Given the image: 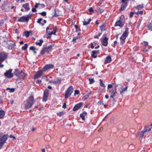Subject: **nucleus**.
Returning a JSON list of instances; mask_svg holds the SVG:
<instances>
[{
  "instance_id": "obj_1",
  "label": "nucleus",
  "mask_w": 152,
  "mask_h": 152,
  "mask_svg": "<svg viewBox=\"0 0 152 152\" xmlns=\"http://www.w3.org/2000/svg\"><path fill=\"white\" fill-rule=\"evenodd\" d=\"M35 100L32 96L29 97L27 100L26 103L25 104V107L27 109L31 107L34 104Z\"/></svg>"
},
{
  "instance_id": "obj_2",
  "label": "nucleus",
  "mask_w": 152,
  "mask_h": 152,
  "mask_svg": "<svg viewBox=\"0 0 152 152\" xmlns=\"http://www.w3.org/2000/svg\"><path fill=\"white\" fill-rule=\"evenodd\" d=\"M8 137L7 134H4L1 137L0 136V149L6 142Z\"/></svg>"
},
{
  "instance_id": "obj_3",
  "label": "nucleus",
  "mask_w": 152,
  "mask_h": 152,
  "mask_svg": "<svg viewBox=\"0 0 152 152\" xmlns=\"http://www.w3.org/2000/svg\"><path fill=\"white\" fill-rule=\"evenodd\" d=\"M73 87L72 86L69 87L67 89L65 94V98L67 99L69 98L73 92Z\"/></svg>"
},
{
  "instance_id": "obj_4",
  "label": "nucleus",
  "mask_w": 152,
  "mask_h": 152,
  "mask_svg": "<svg viewBox=\"0 0 152 152\" xmlns=\"http://www.w3.org/2000/svg\"><path fill=\"white\" fill-rule=\"evenodd\" d=\"M12 69H10L6 71L4 73V76L8 78H10L13 76V74L12 73Z\"/></svg>"
},
{
  "instance_id": "obj_5",
  "label": "nucleus",
  "mask_w": 152,
  "mask_h": 152,
  "mask_svg": "<svg viewBox=\"0 0 152 152\" xmlns=\"http://www.w3.org/2000/svg\"><path fill=\"white\" fill-rule=\"evenodd\" d=\"M29 15L23 16L19 18L18 21L20 22H28L29 20Z\"/></svg>"
},
{
  "instance_id": "obj_6",
  "label": "nucleus",
  "mask_w": 152,
  "mask_h": 152,
  "mask_svg": "<svg viewBox=\"0 0 152 152\" xmlns=\"http://www.w3.org/2000/svg\"><path fill=\"white\" fill-rule=\"evenodd\" d=\"M7 56V54L5 52L0 53V62L4 61Z\"/></svg>"
},
{
  "instance_id": "obj_7",
  "label": "nucleus",
  "mask_w": 152,
  "mask_h": 152,
  "mask_svg": "<svg viewBox=\"0 0 152 152\" xmlns=\"http://www.w3.org/2000/svg\"><path fill=\"white\" fill-rule=\"evenodd\" d=\"M103 36L105 37V38L102 39V43L103 45L104 46H107L108 45V38L106 37V34H104Z\"/></svg>"
},
{
  "instance_id": "obj_8",
  "label": "nucleus",
  "mask_w": 152,
  "mask_h": 152,
  "mask_svg": "<svg viewBox=\"0 0 152 152\" xmlns=\"http://www.w3.org/2000/svg\"><path fill=\"white\" fill-rule=\"evenodd\" d=\"M49 90L48 89H46L44 91V96L43 97V101H46L47 100V98L48 96Z\"/></svg>"
},
{
  "instance_id": "obj_9",
  "label": "nucleus",
  "mask_w": 152,
  "mask_h": 152,
  "mask_svg": "<svg viewBox=\"0 0 152 152\" xmlns=\"http://www.w3.org/2000/svg\"><path fill=\"white\" fill-rule=\"evenodd\" d=\"M125 23L124 22H123V21H121L120 20H118L115 22L114 26L115 27L118 26L120 27H122Z\"/></svg>"
},
{
  "instance_id": "obj_10",
  "label": "nucleus",
  "mask_w": 152,
  "mask_h": 152,
  "mask_svg": "<svg viewBox=\"0 0 152 152\" xmlns=\"http://www.w3.org/2000/svg\"><path fill=\"white\" fill-rule=\"evenodd\" d=\"M43 72V70H40L38 71L35 74L34 76V79H37L40 77Z\"/></svg>"
},
{
  "instance_id": "obj_11",
  "label": "nucleus",
  "mask_w": 152,
  "mask_h": 152,
  "mask_svg": "<svg viewBox=\"0 0 152 152\" xmlns=\"http://www.w3.org/2000/svg\"><path fill=\"white\" fill-rule=\"evenodd\" d=\"M54 67V65L52 64H48L46 65L43 68V69L45 71H46L48 69H52Z\"/></svg>"
},
{
  "instance_id": "obj_12",
  "label": "nucleus",
  "mask_w": 152,
  "mask_h": 152,
  "mask_svg": "<svg viewBox=\"0 0 152 152\" xmlns=\"http://www.w3.org/2000/svg\"><path fill=\"white\" fill-rule=\"evenodd\" d=\"M99 50H94L92 51L91 55V57L95 58H96L97 57V55L95 54H99Z\"/></svg>"
},
{
  "instance_id": "obj_13",
  "label": "nucleus",
  "mask_w": 152,
  "mask_h": 152,
  "mask_svg": "<svg viewBox=\"0 0 152 152\" xmlns=\"http://www.w3.org/2000/svg\"><path fill=\"white\" fill-rule=\"evenodd\" d=\"M54 45H50L49 46L45 47L46 51L48 53L51 52L52 50V47L54 46Z\"/></svg>"
},
{
  "instance_id": "obj_14",
  "label": "nucleus",
  "mask_w": 152,
  "mask_h": 152,
  "mask_svg": "<svg viewBox=\"0 0 152 152\" xmlns=\"http://www.w3.org/2000/svg\"><path fill=\"white\" fill-rule=\"evenodd\" d=\"M23 72L22 71H19L18 69H15V72H14V75L16 76H18L21 74Z\"/></svg>"
},
{
  "instance_id": "obj_15",
  "label": "nucleus",
  "mask_w": 152,
  "mask_h": 152,
  "mask_svg": "<svg viewBox=\"0 0 152 152\" xmlns=\"http://www.w3.org/2000/svg\"><path fill=\"white\" fill-rule=\"evenodd\" d=\"M129 31V28H126L122 35L126 38L128 35Z\"/></svg>"
},
{
  "instance_id": "obj_16",
  "label": "nucleus",
  "mask_w": 152,
  "mask_h": 152,
  "mask_svg": "<svg viewBox=\"0 0 152 152\" xmlns=\"http://www.w3.org/2000/svg\"><path fill=\"white\" fill-rule=\"evenodd\" d=\"M61 78H57L56 80H55L54 81H52L50 82V83H53L58 84L61 83Z\"/></svg>"
},
{
  "instance_id": "obj_17",
  "label": "nucleus",
  "mask_w": 152,
  "mask_h": 152,
  "mask_svg": "<svg viewBox=\"0 0 152 152\" xmlns=\"http://www.w3.org/2000/svg\"><path fill=\"white\" fill-rule=\"evenodd\" d=\"M127 6V3H122V5H121L120 8L119 9V10L120 11H122L124 10L126 8Z\"/></svg>"
},
{
  "instance_id": "obj_18",
  "label": "nucleus",
  "mask_w": 152,
  "mask_h": 152,
  "mask_svg": "<svg viewBox=\"0 0 152 152\" xmlns=\"http://www.w3.org/2000/svg\"><path fill=\"white\" fill-rule=\"evenodd\" d=\"M87 115V113L85 111H84L80 114V117L83 120H85V116H86Z\"/></svg>"
},
{
  "instance_id": "obj_19",
  "label": "nucleus",
  "mask_w": 152,
  "mask_h": 152,
  "mask_svg": "<svg viewBox=\"0 0 152 152\" xmlns=\"http://www.w3.org/2000/svg\"><path fill=\"white\" fill-rule=\"evenodd\" d=\"M112 61V59L111 56H107L105 60V63H110Z\"/></svg>"
},
{
  "instance_id": "obj_20",
  "label": "nucleus",
  "mask_w": 152,
  "mask_h": 152,
  "mask_svg": "<svg viewBox=\"0 0 152 152\" xmlns=\"http://www.w3.org/2000/svg\"><path fill=\"white\" fill-rule=\"evenodd\" d=\"M23 7L25 8L26 11H28L30 10V8L29 7V4L28 3H26L25 4H23Z\"/></svg>"
},
{
  "instance_id": "obj_21",
  "label": "nucleus",
  "mask_w": 152,
  "mask_h": 152,
  "mask_svg": "<svg viewBox=\"0 0 152 152\" xmlns=\"http://www.w3.org/2000/svg\"><path fill=\"white\" fill-rule=\"evenodd\" d=\"M109 92L110 94L115 95L116 93V89L112 88L110 91Z\"/></svg>"
},
{
  "instance_id": "obj_22",
  "label": "nucleus",
  "mask_w": 152,
  "mask_h": 152,
  "mask_svg": "<svg viewBox=\"0 0 152 152\" xmlns=\"http://www.w3.org/2000/svg\"><path fill=\"white\" fill-rule=\"evenodd\" d=\"M144 4H142L141 5H139L137 6L136 7V8L138 10H141L142 9L144 8Z\"/></svg>"
},
{
  "instance_id": "obj_23",
  "label": "nucleus",
  "mask_w": 152,
  "mask_h": 152,
  "mask_svg": "<svg viewBox=\"0 0 152 152\" xmlns=\"http://www.w3.org/2000/svg\"><path fill=\"white\" fill-rule=\"evenodd\" d=\"M5 112L2 110H0V119L2 118L5 115Z\"/></svg>"
},
{
  "instance_id": "obj_24",
  "label": "nucleus",
  "mask_w": 152,
  "mask_h": 152,
  "mask_svg": "<svg viewBox=\"0 0 152 152\" xmlns=\"http://www.w3.org/2000/svg\"><path fill=\"white\" fill-rule=\"evenodd\" d=\"M105 25L104 23H103L101 26H100V30L101 31H105L106 30L105 29Z\"/></svg>"
},
{
  "instance_id": "obj_25",
  "label": "nucleus",
  "mask_w": 152,
  "mask_h": 152,
  "mask_svg": "<svg viewBox=\"0 0 152 152\" xmlns=\"http://www.w3.org/2000/svg\"><path fill=\"white\" fill-rule=\"evenodd\" d=\"M119 20H120L121 21H123V22H124L125 23V17L124 15H121L120 17Z\"/></svg>"
},
{
  "instance_id": "obj_26",
  "label": "nucleus",
  "mask_w": 152,
  "mask_h": 152,
  "mask_svg": "<svg viewBox=\"0 0 152 152\" xmlns=\"http://www.w3.org/2000/svg\"><path fill=\"white\" fill-rule=\"evenodd\" d=\"M91 18L89 19L88 21L86 22L85 21H83V25L84 26H86L88 25L89 24L90 21H91Z\"/></svg>"
},
{
  "instance_id": "obj_27",
  "label": "nucleus",
  "mask_w": 152,
  "mask_h": 152,
  "mask_svg": "<svg viewBox=\"0 0 152 152\" xmlns=\"http://www.w3.org/2000/svg\"><path fill=\"white\" fill-rule=\"evenodd\" d=\"M83 105V103L82 102H80L77 104V110L79 109Z\"/></svg>"
},
{
  "instance_id": "obj_28",
  "label": "nucleus",
  "mask_w": 152,
  "mask_h": 152,
  "mask_svg": "<svg viewBox=\"0 0 152 152\" xmlns=\"http://www.w3.org/2000/svg\"><path fill=\"white\" fill-rule=\"evenodd\" d=\"M43 40L42 39L39 40V42H36L35 44L36 45H38L39 46H40L42 45V43L43 42Z\"/></svg>"
},
{
  "instance_id": "obj_29",
  "label": "nucleus",
  "mask_w": 152,
  "mask_h": 152,
  "mask_svg": "<svg viewBox=\"0 0 152 152\" xmlns=\"http://www.w3.org/2000/svg\"><path fill=\"white\" fill-rule=\"evenodd\" d=\"M42 18H39L37 21V23L41 24L42 26H43L44 25V24L43 23H41V21L42 20Z\"/></svg>"
},
{
  "instance_id": "obj_30",
  "label": "nucleus",
  "mask_w": 152,
  "mask_h": 152,
  "mask_svg": "<svg viewBox=\"0 0 152 152\" xmlns=\"http://www.w3.org/2000/svg\"><path fill=\"white\" fill-rule=\"evenodd\" d=\"M15 46V44H10V45H9L8 48L9 49H12L14 48Z\"/></svg>"
},
{
  "instance_id": "obj_31",
  "label": "nucleus",
  "mask_w": 152,
  "mask_h": 152,
  "mask_svg": "<svg viewBox=\"0 0 152 152\" xmlns=\"http://www.w3.org/2000/svg\"><path fill=\"white\" fill-rule=\"evenodd\" d=\"M142 21V18H141L138 21L137 25V28H138L140 26V25L141 24V21Z\"/></svg>"
},
{
  "instance_id": "obj_32",
  "label": "nucleus",
  "mask_w": 152,
  "mask_h": 152,
  "mask_svg": "<svg viewBox=\"0 0 152 152\" xmlns=\"http://www.w3.org/2000/svg\"><path fill=\"white\" fill-rule=\"evenodd\" d=\"M100 85L101 86L103 87L104 88L106 86H105L104 83L103 82L102 80L101 79H100Z\"/></svg>"
},
{
  "instance_id": "obj_33",
  "label": "nucleus",
  "mask_w": 152,
  "mask_h": 152,
  "mask_svg": "<svg viewBox=\"0 0 152 152\" xmlns=\"http://www.w3.org/2000/svg\"><path fill=\"white\" fill-rule=\"evenodd\" d=\"M147 27L149 28L148 30L152 31V22L148 25Z\"/></svg>"
},
{
  "instance_id": "obj_34",
  "label": "nucleus",
  "mask_w": 152,
  "mask_h": 152,
  "mask_svg": "<svg viewBox=\"0 0 152 152\" xmlns=\"http://www.w3.org/2000/svg\"><path fill=\"white\" fill-rule=\"evenodd\" d=\"M28 45L27 44H25L23 46L22 48V49L23 50H26L28 48Z\"/></svg>"
},
{
  "instance_id": "obj_35",
  "label": "nucleus",
  "mask_w": 152,
  "mask_h": 152,
  "mask_svg": "<svg viewBox=\"0 0 152 152\" xmlns=\"http://www.w3.org/2000/svg\"><path fill=\"white\" fill-rule=\"evenodd\" d=\"M29 33L28 31H26L24 32L23 34L26 37H28L29 35Z\"/></svg>"
},
{
  "instance_id": "obj_36",
  "label": "nucleus",
  "mask_w": 152,
  "mask_h": 152,
  "mask_svg": "<svg viewBox=\"0 0 152 152\" xmlns=\"http://www.w3.org/2000/svg\"><path fill=\"white\" fill-rule=\"evenodd\" d=\"M45 52H47L46 51V50L45 48H43L42 49V50L40 54L42 55H44L45 53Z\"/></svg>"
},
{
  "instance_id": "obj_37",
  "label": "nucleus",
  "mask_w": 152,
  "mask_h": 152,
  "mask_svg": "<svg viewBox=\"0 0 152 152\" xmlns=\"http://www.w3.org/2000/svg\"><path fill=\"white\" fill-rule=\"evenodd\" d=\"M64 112L61 111L57 113V115L58 116L61 117L64 114Z\"/></svg>"
},
{
  "instance_id": "obj_38",
  "label": "nucleus",
  "mask_w": 152,
  "mask_h": 152,
  "mask_svg": "<svg viewBox=\"0 0 152 152\" xmlns=\"http://www.w3.org/2000/svg\"><path fill=\"white\" fill-rule=\"evenodd\" d=\"M88 79L89 81L90 84H92L95 82V81L93 79L89 78Z\"/></svg>"
},
{
  "instance_id": "obj_39",
  "label": "nucleus",
  "mask_w": 152,
  "mask_h": 152,
  "mask_svg": "<svg viewBox=\"0 0 152 152\" xmlns=\"http://www.w3.org/2000/svg\"><path fill=\"white\" fill-rule=\"evenodd\" d=\"M39 14L41 15L42 16H45L46 15V12H42L39 13Z\"/></svg>"
},
{
  "instance_id": "obj_40",
  "label": "nucleus",
  "mask_w": 152,
  "mask_h": 152,
  "mask_svg": "<svg viewBox=\"0 0 152 152\" xmlns=\"http://www.w3.org/2000/svg\"><path fill=\"white\" fill-rule=\"evenodd\" d=\"M10 89V92H13L15 91V89L14 88H7V90Z\"/></svg>"
},
{
  "instance_id": "obj_41",
  "label": "nucleus",
  "mask_w": 152,
  "mask_h": 152,
  "mask_svg": "<svg viewBox=\"0 0 152 152\" xmlns=\"http://www.w3.org/2000/svg\"><path fill=\"white\" fill-rule=\"evenodd\" d=\"M91 94V93L90 92L88 93L87 94H86L85 96V98L86 99H87L89 96Z\"/></svg>"
},
{
  "instance_id": "obj_42",
  "label": "nucleus",
  "mask_w": 152,
  "mask_h": 152,
  "mask_svg": "<svg viewBox=\"0 0 152 152\" xmlns=\"http://www.w3.org/2000/svg\"><path fill=\"white\" fill-rule=\"evenodd\" d=\"M135 13L134 12H131L129 14V17L132 18L133 17V15Z\"/></svg>"
},
{
  "instance_id": "obj_43",
  "label": "nucleus",
  "mask_w": 152,
  "mask_h": 152,
  "mask_svg": "<svg viewBox=\"0 0 152 152\" xmlns=\"http://www.w3.org/2000/svg\"><path fill=\"white\" fill-rule=\"evenodd\" d=\"M126 38V37L122 35L120 38V40H123V41H125Z\"/></svg>"
},
{
  "instance_id": "obj_44",
  "label": "nucleus",
  "mask_w": 152,
  "mask_h": 152,
  "mask_svg": "<svg viewBox=\"0 0 152 152\" xmlns=\"http://www.w3.org/2000/svg\"><path fill=\"white\" fill-rule=\"evenodd\" d=\"M140 134L142 135V137L144 136V134L145 132L144 131H143L142 130V131H141L140 132Z\"/></svg>"
},
{
  "instance_id": "obj_45",
  "label": "nucleus",
  "mask_w": 152,
  "mask_h": 152,
  "mask_svg": "<svg viewBox=\"0 0 152 152\" xmlns=\"http://www.w3.org/2000/svg\"><path fill=\"white\" fill-rule=\"evenodd\" d=\"M143 11H140L138 12H137L136 13V14L138 15L139 14H140L141 15H142L143 14Z\"/></svg>"
},
{
  "instance_id": "obj_46",
  "label": "nucleus",
  "mask_w": 152,
  "mask_h": 152,
  "mask_svg": "<svg viewBox=\"0 0 152 152\" xmlns=\"http://www.w3.org/2000/svg\"><path fill=\"white\" fill-rule=\"evenodd\" d=\"M88 10L90 13L93 12L94 11L93 10L92 7H90L89 9Z\"/></svg>"
},
{
  "instance_id": "obj_47",
  "label": "nucleus",
  "mask_w": 152,
  "mask_h": 152,
  "mask_svg": "<svg viewBox=\"0 0 152 152\" xmlns=\"http://www.w3.org/2000/svg\"><path fill=\"white\" fill-rule=\"evenodd\" d=\"M29 49L30 50H33V51L35 50L36 49L34 47L32 46Z\"/></svg>"
},
{
  "instance_id": "obj_48",
  "label": "nucleus",
  "mask_w": 152,
  "mask_h": 152,
  "mask_svg": "<svg viewBox=\"0 0 152 152\" xmlns=\"http://www.w3.org/2000/svg\"><path fill=\"white\" fill-rule=\"evenodd\" d=\"M40 4L39 3H36L34 5V7L36 9L38 8V6Z\"/></svg>"
},
{
  "instance_id": "obj_49",
  "label": "nucleus",
  "mask_w": 152,
  "mask_h": 152,
  "mask_svg": "<svg viewBox=\"0 0 152 152\" xmlns=\"http://www.w3.org/2000/svg\"><path fill=\"white\" fill-rule=\"evenodd\" d=\"M4 21L2 20H0V26H1L4 24Z\"/></svg>"
},
{
  "instance_id": "obj_50",
  "label": "nucleus",
  "mask_w": 152,
  "mask_h": 152,
  "mask_svg": "<svg viewBox=\"0 0 152 152\" xmlns=\"http://www.w3.org/2000/svg\"><path fill=\"white\" fill-rule=\"evenodd\" d=\"M98 10L101 13H102L104 11V9H102L99 8L98 9Z\"/></svg>"
},
{
  "instance_id": "obj_51",
  "label": "nucleus",
  "mask_w": 152,
  "mask_h": 152,
  "mask_svg": "<svg viewBox=\"0 0 152 152\" xmlns=\"http://www.w3.org/2000/svg\"><path fill=\"white\" fill-rule=\"evenodd\" d=\"M125 42V41H123V40H120V44L121 45H123Z\"/></svg>"
},
{
  "instance_id": "obj_52",
  "label": "nucleus",
  "mask_w": 152,
  "mask_h": 152,
  "mask_svg": "<svg viewBox=\"0 0 152 152\" xmlns=\"http://www.w3.org/2000/svg\"><path fill=\"white\" fill-rule=\"evenodd\" d=\"M98 105H104V104L102 102V101H100L98 102Z\"/></svg>"
},
{
  "instance_id": "obj_53",
  "label": "nucleus",
  "mask_w": 152,
  "mask_h": 152,
  "mask_svg": "<svg viewBox=\"0 0 152 152\" xmlns=\"http://www.w3.org/2000/svg\"><path fill=\"white\" fill-rule=\"evenodd\" d=\"M76 38L75 37H74L72 41V42H73V43L74 44L75 42H76Z\"/></svg>"
},
{
  "instance_id": "obj_54",
  "label": "nucleus",
  "mask_w": 152,
  "mask_h": 152,
  "mask_svg": "<svg viewBox=\"0 0 152 152\" xmlns=\"http://www.w3.org/2000/svg\"><path fill=\"white\" fill-rule=\"evenodd\" d=\"M147 127H148L147 126H145V127L144 129L142 131H144L145 132H146L147 131V129L146 128Z\"/></svg>"
},
{
  "instance_id": "obj_55",
  "label": "nucleus",
  "mask_w": 152,
  "mask_h": 152,
  "mask_svg": "<svg viewBox=\"0 0 152 152\" xmlns=\"http://www.w3.org/2000/svg\"><path fill=\"white\" fill-rule=\"evenodd\" d=\"M113 86V85L112 84H110L108 85L107 86L108 89L111 88Z\"/></svg>"
},
{
  "instance_id": "obj_56",
  "label": "nucleus",
  "mask_w": 152,
  "mask_h": 152,
  "mask_svg": "<svg viewBox=\"0 0 152 152\" xmlns=\"http://www.w3.org/2000/svg\"><path fill=\"white\" fill-rule=\"evenodd\" d=\"M54 32H53V34H54L55 35H56V30H57V28H56V27H55V28H54Z\"/></svg>"
},
{
  "instance_id": "obj_57",
  "label": "nucleus",
  "mask_w": 152,
  "mask_h": 152,
  "mask_svg": "<svg viewBox=\"0 0 152 152\" xmlns=\"http://www.w3.org/2000/svg\"><path fill=\"white\" fill-rule=\"evenodd\" d=\"M32 11L33 12H35L37 11V10L35 8H33L32 9Z\"/></svg>"
},
{
  "instance_id": "obj_58",
  "label": "nucleus",
  "mask_w": 152,
  "mask_h": 152,
  "mask_svg": "<svg viewBox=\"0 0 152 152\" xmlns=\"http://www.w3.org/2000/svg\"><path fill=\"white\" fill-rule=\"evenodd\" d=\"M115 96V95L110 94V97L113 99V100H114V97Z\"/></svg>"
},
{
  "instance_id": "obj_59",
  "label": "nucleus",
  "mask_w": 152,
  "mask_h": 152,
  "mask_svg": "<svg viewBox=\"0 0 152 152\" xmlns=\"http://www.w3.org/2000/svg\"><path fill=\"white\" fill-rule=\"evenodd\" d=\"M66 107V104L65 103H64L63 106H62V108H65Z\"/></svg>"
},
{
  "instance_id": "obj_60",
  "label": "nucleus",
  "mask_w": 152,
  "mask_h": 152,
  "mask_svg": "<svg viewBox=\"0 0 152 152\" xmlns=\"http://www.w3.org/2000/svg\"><path fill=\"white\" fill-rule=\"evenodd\" d=\"M41 82H42L41 80H38L37 81V82H36V83L39 84V83H41Z\"/></svg>"
},
{
  "instance_id": "obj_61",
  "label": "nucleus",
  "mask_w": 152,
  "mask_h": 152,
  "mask_svg": "<svg viewBox=\"0 0 152 152\" xmlns=\"http://www.w3.org/2000/svg\"><path fill=\"white\" fill-rule=\"evenodd\" d=\"M128 87L127 86H126L125 87V88H123L122 89V90H123V91H126L127 89V88H128Z\"/></svg>"
},
{
  "instance_id": "obj_62",
  "label": "nucleus",
  "mask_w": 152,
  "mask_h": 152,
  "mask_svg": "<svg viewBox=\"0 0 152 152\" xmlns=\"http://www.w3.org/2000/svg\"><path fill=\"white\" fill-rule=\"evenodd\" d=\"M144 45L145 46H146L148 45V43L147 42L145 41L144 42Z\"/></svg>"
},
{
  "instance_id": "obj_63",
  "label": "nucleus",
  "mask_w": 152,
  "mask_h": 152,
  "mask_svg": "<svg viewBox=\"0 0 152 152\" xmlns=\"http://www.w3.org/2000/svg\"><path fill=\"white\" fill-rule=\"evenodd\" d=\"M90 44L91 45V49H93L94 48V46L93 44L92 43H91Z\"/></svg>"
},
{
  "instance_id": "obj_64",
  "label": "nucleus",
  "mask_w": 152,
  "mask_h": 152,
  "mask_svg": "<svg viewBox=\"0 0 152 152\" xmlns=\"http://www.w3.org/2000/svg\"><path fill=\"white\" fill-rule=\"evenodd\" d=\"M10 138H12L14 139H15V137L13 135H10Z\"/></svg>"
}]
</instances>
